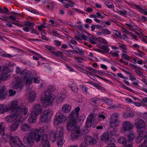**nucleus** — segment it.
I'll use <instances>...</instances> for the list:
<instances>
[{"mask_svg":"<svg viewBox=\"0 0 147 147\" xmlns=\"http://www.w3.org/2000/svg\"><path fill=\"white\" fill-rule=\"evenodd\" d=\"M118 141L119 143L125 146L127 144L129 143L130 141H128V140H127L124 137H120L119 138Z\"/></svg>","mask_w":147,"mask_h":147,"instance_id":"27","label":"nucleus"},{"mask_svg":"<svg viewBox=\"0 0 147 147\" xmlns=\"http://www.w3.org/2000/svg\"><path fill=\"white\" fill-rule=\"evenodd\" d=\"M80 134L71 132V137L73 140H78Z\"/></svg>","mask_w":147,"mask_h":147,"instance_id":"34","label":"nucleus"},{"mask_svg":"<svg viewBox=\"0 0 147 147\" xmlns=\"http://www.w3.org/2000/svg\"><path fill=\"white\" fill-rule=\"evenodd\" d=\"M66 98V95L65 94H61L58 98V101L61 102Z\"/></svg>","mask_w":147,"mask_h":147,"instance_id":"46","label":"nucleus"},{"mask_svg":"<svg viewBox=\"0 0 147 147\" xmlns=\"http://www.w3.org/2000/svg\"><path fill=\"white\" fill-rule=\"evenodd\" d=\"M22 123L21 119H18L14 123H13L10 127V130L11 131H15L17 129Z\"/></svg>","mask_w":147,"mask_h":147,"instance_id":"16","label":"nucleus"},{"mask_svg":"<svg viewBox=\"0 0 147 147\" xmlns=\"http://www.w3.org/2000/svg\"><path fill=\"white\" fill-rule=\"evenodd\" d=\"M66 54L69 57H71V56L73 55V54L74 53V51H65Z\"/></svg>","mask_w":147,"mask_h":147,"instance_id":"49","label":"nucleus"},{"mask_svg":"<svg viewBox=\"0 0 147 147\" xmlns=\"http://www.w3.org/2000/svg\"><path fill=\"white\" fill-rule=\"evenodd\" d=\"M18 103L16 101H12L9 105L8 107L10 110H16L18 107Z\"/></svg>","mask_w":147,"mask_h":147,"instance_id":"18","label":"nucleus"},{"mask_svg":"<svg viewBox=\"0 0 147 147\" xmlns=\"http://www.w3.org/2000/svg\"><path fill=\"white\" fill-rule=\"evenodd\" d=\"M109 122L110 123V127H112L113 129L116 128L118 125V124L119 123H116L114 122L110 121Z\"/></svg>","mask_w":147,"mask_h":147,"instance_id":"41","label":"nucleus"},{"mask_svg":"<svg viewBox=\"0 0 147 147\" xmlns=\"http://www.w3.org/2000/svg\"><path fill=\"white\" fill-rule=\"evenodd\" d=\"M105 4H106L107 6L109 8H111L113 6V3L111 2H108L107 3H105Z\"/></svg>","mask_w":147,"mask_h":147,"instance_id":"59","label":"nucleus"},{"mask_svg":"<svg viewBox=\"0 0 147 147\" xmlns=\"http://www.w3.org/2000/svg\"><path fill=\"white\" fill-rule=\"evenodd\" d=\"M76 122L75 121H69L67 124V129L69 131H71L76 126H75Z\"/></svg>","mask_w":147,"mask_h":147,"instance_id":"20","label":"nucleus"},{"mask_svg":"<svg viewBox=\"0 0 147 147\" xmlns=\"http://www.w3.org/2000/svg\"><path fill=\"white\" fill-rule=\"evenodd\" d=\"M129 133L128 136V137L129 140H128V141H132L135 136L134 135V132L133 131H129Z\"/></svg>","mask_w":147,"mask_h":147,"instance_id":"35","label":"nucleus"},{"mask_svg":"<svg viewBox=\"0 0 147 147\" xmlns=\"http://www.w3.org/2000/svg\"><path fill=\"white\" fill-rule=\"evenodd\" d=\"M59 133L62 132L63 133V128L62 127H59L57 128V131L56 132L51 131L50 132V139L53 142H55L57 139V132Z\"/></svg>","mask_w":147,"mask_h":147,"instance_id":"8","label":"nucleus"},{"mask_svg":"<svg viewBox=\"0 0 147 147\" xmlns=\"http://www.w3.org/2000/svg\"><path fill=\"white\" fill-rule=\"evenodd\" d=\"M32 127L28 124L25 123L21 125V129L23 131H31Z\"/></svg>","mask_w":147,"mask_h":147,"instance_id":"23","label":"nucleus"},{"mask_svg":"<svg viewBox=\"0 0 147 147\" xmlns=\"http://www.w3.org/2000/svg\"><path fill=\"white\" fill-rule=\"evenodd\" d=\"M140 102L143 105L147 106V97L142 99Z\"/></svg>","mask_w":147,"mask_h":147,"instance_id":"45","label":"nucleus"},{"mask_svg":"<svg viewBox=\"0 0 147 147\" xmlns=\"http://www.w3.org/2000/svg\"><path fill=\"white\" fill-rule=\"evenodd\" d=\"M102 32L106 35L111 34V32L107 29H104L102 30Z\"/></svg>","mask_w":147,"mask_h":147,"instance_id":"57","label":"nucleus"},{"mask_svg":"<svg viewBox=\"0 0 147 147\" xmlns=\"http://www.w3.org/2000/svg\"><path fill=\"white\" fill-rule=\"evenodd\" d=\"M24 25L25 26H28L31 28H33L34 27L33 24L28 21H24Z\"/></svg>","mask_w":147,"mask_h":147,"instance_id":"47","label":"nucleus"},{"mask_svg":"<svg viewBox=\"0 0 147 147\" xmlns=\"http://www.w3.org/2000/svg\"><path fill=\"white\" fill-rule=\"evenodd\" d=\"M44 128V127H43ZM44 128L43 129V132L44 131ZM43 135L41 136V137L42 136V138L41 139V143L42 144L45 143H47L48 142H48V137L47 135H43Z\"/></svg>","mask_w":147,"mask_h":147,"instance_id":"36","label":"nucleus"},{"mask_svg":"<svg viewBox=\"0 0 147 147\" xmlns=\"http://www.w3.org/2000/svg\"><path fill=\"white\" fill-rule=\"evenodd\" d=\"M135 125L139 134L144 135L146 132V123L144 121L141 119L137 118L135 121Z\"/></svg>","mask_w":147,"mask_h":147,"instance_id":"2","label":"nucleus"},{"mask_svg":"<svg viewBox=\"0 0 147 147\" xmlns=\"http://www.w3.org/2000/svg\"><path fill=\"white\" fill-rule=\"evenodd\" d=\"M10 70L8 67L5 66L4 67L2 72L1 78L3 80H5L10 77L9 73Z\"/></svg>","mask_w":147,"mask_h":147,"instance_id":"13","label":"nucleus"},{"mask_svg":"<svg viewBox=\"0 0 147 147\" xmlns=\"http://www.w3.org/2000/svg\"><path fill=\"white\" fill-rule=\"evenodd\" d=\"M16 82L12 84V88L14 89L21 90L22 88V83L18 76L15 77Z\"/></svg>","mask_w":147,"mask_h":147,"instance_id":"11","label":"nucleus"},{"mask_svg":"<svg viewBox=\"0 0 147 147\" xmlns=\"http://www.w3.org/2000/svg\"><path fill=\"white\" fill-rule=\"evenodd\" d=\"M21 75V79H23V80L24 81L27 77H28L30 76V74L29 72L26 70L24 69L21 72L20 75Z\"/></svg>","mask_w":147,"mask_h":147,"instance_id":"24","label":"nucleus"},{"mask_svg":"<svg viewBox=\"0 0 147 147\" xmlns=\"http://www.w3.org/2000/svg\"><path fill=\"white\" fill-rule=\"evenodd\" d=\"M143 135H140L139 134V136H138L137 138L136 139V143L139 144L140 142L143 139Z\"/></svg>","mask_w":147,"mask_h":147,"instance_id":"44","label":"nucleus"},{"mask_svg":"<svg viewBox=\"0 0 147 147\" xmlns=\"http://www.w3.org/2000/svg\"><path fill=\"white\" fill-rule=\"evenodd\" d=\"M118 44L120 45L119 46V47L121 49L125 50H127L126 47V45L123 44H121L120 43H119Z\"/></svg>","mask_w":147,"mask_h":147,"instance_id":"56","label":"nucleus"},{"mask_svg":"<svg viewBox=\"0 0 147 147\" xmlns=\"http://www.w3.org/2000/svg\"><path fill=\"white\" fill-rule=\"evenodd\" d=\"M102 49H103L104 51L105 52H108L109 51V47L108 46L106 45H102Z\"/></svg>","mask_w":147,"mask_h":147,"instance_id":"53","label":"nucleus"},{"mask_svg":"<svg viewBox=\"0 0 147 147\" xmlns=\"http://www.w3.org/2000/svg\"><path fill=\"white\" fill-rule=\"evenodd\" d=\"M5 88L4 86H0V100L4 99L5 94Z\"/></svg>","mask_w":147,"mask_h":147,"instance_id":"21","label":"nucleus"},{"mask_svg":"<svg viewBox=\"0 0 147 147\" xmlns=\"http://www.w3.org/2000/svg\"><path fill=\"white\" fill-rule=\"evenodd\" d=\"M53 115L52 111L51 110H46L42 113L40 121L42 122L47 121L48 119H50Z\"/></svg>","mask_w":147,"mask_h":147,"instance_id":"7","label":"nucleus"},{"mask_svg":"<svg viewBox=\"0 0 147 147\" xmlns=\"http://www.w3.org/2000/svg\"><path fill=\"white\" fill-rule=\"evenodd\" d=\"M71 109V106L69 104L64 105L62 107V111L63 113H66L69 112Z\"/></svg>","mask_w":147,"mask_h":147,"instance_id":"26","label":"nucleus"},{"mask_svg":"<svg viewBox=\"0 0 147 147\" xmlns=\"http://www.w3.org/2000/svg\"><path fill=\"white\" fill-rule=\"evenodd\" d=\"M5 128L4 123L2 122L1 124H0V133L2 132L4 130Z\"/></svg>","mask_w":147,"mask_h":147,"instance_id":"55","label":"nucleus"},{"mask_svg":"<svg viewBox=\"0 0 147 147\" xmlns=\"http://www.w3.org/2000/svg\"><path fill=\"white\" fill-rule=\"evenodd\" d=\"M51 52L55 55L57 57H61L62 55L63 54V52L59 51L56 52L53 51H51Z\"/></svg>","mask_w":147,"mask_h":147,"instance_id":"43","label":"nucleus"},{"mask_svg":"<svg viewBox=\"0 0 147 147\" xmlns=\"http://www.w3.org/2000/svg\"><path fill=\"white\" fill-rule=\"evenodd\" d=\"M36 97V92L34 91H32L31 92L29 95L28 101L30 102H32L34 101Z\"/></svg>","mask_w":147,"mask_h":147,"instance_id":"22","label":"nucleus"},{"mask_svg":"<svg viewBox=\"0 0 147 147\" xmlns=\"http://www.w3.org/2000/svg\"><path fill=\"white\" fill-rule=\"evenodd\" d=\"M77 29L79 30L83 31L84 30V28H83V26L82 25L80 26H76Z\"/></svg>","mask_w":147,"mask_h":147,"instance_id":"64","label":"nucleus"},{"mask_svg":"<svg viewBox=\"0 0 147 147\" xmlns=\"http://www.w3.org/2000/svg\"><path fill=\"white\" fill-rule=\"evenodd\" d=\"M121 57L122 58L127 61H129V56L126 54H122Z\"/></svg>","mask_w":147,"mask_h":147,"instance_id":"54","label":"nucleus"},{"mask_svg":"<svg viewBox=\"0 0 147 147\" xmlns=\"http://www.w3.org/2000/svg\"><path fill=\"white\" fill-rule=\"evenodd\" d=\"M113 34L115 36H117L118 37L121 38V33L119 32L116 30H114Z\"/></svg>","mask_w":147,"mask_h":147,"instance_id":"50","label":"nucleus"},{"mask_svg":"<svg viewBox=\"0 0 147 147\" xmlns=\"http://www.w3.org/2000/svg\"><path fill=\"white\" fill-rule=\"evenodd\" d=\"M57 145L58 147H61L65 142L63 138V134L62 132H57Z\"/></svg>","mask_w":147,"mask_h":147,"instance_id":"12","label":"nucleus"},{"mask_svg":"<svg viewBox=\"0 0 147 147\" xmlns=\"http://www.w3.org/2000/svg\"><path fill=\"white\" fill-rule=\"evenodd\" d=\"M115 140L114 138H111L108 139V140L106 141L105 143L108 146L111 147H116L115 146Z\"/></svg>","mask_w":147,"mask_h":147,"instance_id":"25","label":"nucleus"},{"mask_svg":"<svg viewBox=\"0 0 147 147\" xmlns=\"http://www.w3.org/2000/svg\"><path fill=\"white\" fill-rule=\"evenodd\" d=\"M134 7L135 8L138 9L141 13L147 16V9H142L138 6L136 5H135Z\"/></svg>","mask_w":147,"mask_h":147,"instance_id":"33","label":"nucleus"},{"mask_svg":"<svg viewBox=\"0 0 147 147\" xmlns=\"http://www.w3.org/2000/svg\"><path fill=\"white\" fill-rule=\"evenodd\" d=\"M9 95L11 96H12L14 95L16 93L15 91L13 90L12 89L9 90Z\"/></svg>","mask_w":147,"mask_h":147,"instance_id":"58","label":"nucleus"},{"mask_svg":"<svg viewBox=\"0 0 147 147\" xmlns=\"http://www.w3.org/2000/svg\"><path fill=\"white\" fill-rule=\"evenodd\" d=\"M103 101L105 102L106 104L110 105L112 104L113 102L112 100L109 99L107 98L106 99H102Z\"/></svg>","mask_w":147,"mask_h":147,"instance_id":"42","label":"nucleus"},{"mask_svg":"<svg viewBox=\"0 0 147 147\" xmlns=\"http://www.w3.org/2000/svg\"><path fill=\"white\" fill-rule=\"evenodd\" d=\"M96 17L100 18H105V16H102V14L98 12H97L96 13Z\"/></svg>","mask_w":147,"mask_h":147,"instance_id":"61","label":"nucleus"},{"mask_svg":"<svg viewBox=\"0 0 147 147\" xmlns=\"http://www.w3.org/2000/svg\"><path fill=\"white\" fill-rule=\"evenodd\" d=\"M93 115V114H91L88 116L86 123V126L87 127H91L93 122V121L94 119Z\"/></svg>","mask_w":147,"mask_h":147,"instance_id":"17","label":"nucleus"},{"mask_svg":"<svg viewBox=\"0 0 147 147\" xmlns=\"http://www.w3.org/2000/svg\"><path fill=\"white\" fill-rule=\"evenodd\" d=\"M109 134L108 132H105L102 136L101 137V140H104L105 141V143L106 141L109 139Z\"/></svg>","mask_w":147,"mask_h":147,"instance_id":"32","label":"nucleus"},{"mask_svg":"<svg viewBox=\"0 0 147 147\" xmlns=\"http://www.w3.org/2000/svg\"><path fill=\"white\" fill-rule=\"evenodd\" d=\"M72 132L80 134V127L76 126L71 131Z\"/></svg>","mask_w":147,"mask_h":147,"instance_id":"40","label":"nucleus"},{"mask_svg":"<svg viewBox=\"0 0 147 147\" xmlns=\"http://www.w3.org/2000/svg\"><path fill=\"white\" fill-rule=\"evenodd\" d=\"M20 116L21 117L23 115H25L27 114L28 109L26 106L22 105L18 107L15 110Z\"/></svg>","mask_w":147,"mask_h":147,"instance_id":"9","label":"nucleus"},{"mask_svg":"<svg viewBox=\"0 0 147 147\" xmlns=\"http://www.w3.org/2000/svg\"><path fill=\"white\" fill-rule=\"evenodd\" d=\"M15 110H13L12 114L7 116L5 119L6 121L8 122L16 121L18 119H21L20 116Z\"/></svg>","mask_w":147,"mask_h":147,"instance_id":"6","label":"nucleus"},{"mask_svg":"<svg viewBox=\"0 0 147 147\" xmlns=\"http://www.w3.org/2000/svg\"><path fill=\"white\" fill-rule=\"evenodd\" d=\"M53 121V124L55 126L58 124H61L65 122L67 119L66 116L62 114L57 113Z\"/></svg>","mask_w":147,"mask_h":147,"instance_id":"5","label":"nucleus"},{"mask_svg":"<svg viewBox=\"0 0 147 147\" xmlns=\"http://www.w3.org/2000/svg\"><path fill=\"white\" fill-rule=\"evenodd\" d=\"M117 13L120 15L123 16L127 14V12L125 10L118 11Z\"/></svg>","mask_w":147,"mask_h":147,"instance_id":"48","label":"nucleus"},{"mask_svg":"<svg viewBox=\"0 0 147 147\" xmlns=\"http://www.w3.org/2000/svg\"><path fill=\"white\" fill-rule=\"evenodd\" d=\"M42 111V106L39 104H35L33 106V110L31 112L38 116Z\"/></svg>","mask_w":147,"mask_h":147,"instance_id":"14","label":"nucleus"},{"mask_svg":"<svg viewBox=\"0 0 147 147\" xmlns=\"http://www.w3.org/2000/svg\"><path fill=\"white\" fill-rule=\"evenodd\" d=\"M51 91L49 90H47L45 92V97L42 100V102L46 103L48 105H51L53 101L55 98V96L53 94H50Z\"/></svg>","mask_w":147,"mask_h":147,"instance_id":"3","label":"nucleus"},{"mask_svg":"<svg viewBox=\"0 0 147 147\" xmlns=\"http://www.w3.org/2000/svg\"><path fill=\"white\" fill-rule=\"evenodd\" d=\"M73 49L74 50V52H76L77 54L79 53V55L84 54L85 51L82 49H80L77 46H74Z\"/></svg>","mask_w":147,"mask_h":147,"instance_id":"29","label":"nucleus"},{"mask_svg":"<svg viewBox=\"0 0 147 147\" xmlns=\"http://www.w3.org/2000/svg\"><path fill=\"white\" fill-rule=\"evenodd\" d=\"M119 115L117 113H114L112 114L110 118V121L114 122L116 123H120V121L118 119Z\"/></svg>","mask_w":147,"mask_h":147,"instance_id":"19","label":"nucleus"},{"mask_svg":"<svg viewBox=\"0 0 147 147\" xmlns=\"http://www.w3.org/2000/svg\"><path fill=\"white\" fill-rule=\"evenodd\" d=\"M78 118L75 117V114L74 111L71 112L69 114L68 117V119L69 121H75L76 122V119Z\"/></svg>","mask_w":147,"mask_h":147,"instance_id":"30","label":"nucleus"},{"mask_svg":"<svg viewBox=\"0 0 147 147\" xmlns=\"http://www.w3.org/2000/svg\"><path fill=\"white\" fill-rule=\"evenodd\" d=\"M9 12V10L7 7H4L3 9L1 8V12L8 14Z\"/></svg>","mask_w":147,"mask_h":147,"instance_id":"52","label":"nucleus"},{"mask_svg":"<svg viewBox=\"0 0 147 147\" xmlns=\"http://www.w3.org/2000/svg\"><path fill=\"white\" fill-rule=\"evenodd\" d=\"M80 110V108L78 107L76 108L75 109L74 113L75 114V117L78 118L79 117V112Z\"/></svg>","mask_w":147,"mask_h":147,"instance_id":"51","label":"nucleus"},{"mask_svg":"<svg viewBox=\"0 0 147 147\" xmlns=\"http://www.w3.org/2000/svg\"><path fill=\"white\" fill-rule=\"evenodd\" d=\"M94 87L98 90H100V89L102 88V86L98 83L94 84Z\"/></svg>","mask_w":147,"mask_h":147,"instance_id":"63","label":"nucleus"},{"mask_svg":"<svg viewBox=\"0 0 147 147\" xmlns=\"http://www.w3.org/2000/svg\"><path fill=\"white\" fill-rule=\"evenodd\" d=\"M97 40L100 43H102L105 44H108V42L107 40L102 38L100 37H99L97 38Z\"/></svg>","mask_w":147,"mask_h":147,"instance_id":"39","label":"nucleus"},{"mask_svg":"<svg viewBox=\"0 0 147 147\" xmlns=\"http://www.w3.org/2000/svg\"><path fill=\"white\" fill-rule=\"evenodd\" d=\"M133 141H130L129 143L127 144L125 146V147H133Z\"/></svg>","mask_w":147,"mask_h":147,"instance_id":"62","label":"nucleus"},{"mask_svg":"<svg viewBox=\"0 0 147 147\" xmlns=\"http://www.w3.org/2000/svg\"><path fill=\"white\" fill-rule=\"evenodd\" d=\"M26 85H30L32 84V78L31 77V76L28 77H27L26 78Z\"/></svg>","mask_w":147,"mask_h":147,"instance_id":"38","label":"nucleus"},{"mask_svg":"<svg viewBox=\"0 0 147 147\" xmlns=\"http://www.w3.org/2000/svg\"><path fill=\"white\" fill-rule=\"evenodd\" d=\"M43 127H42L39 129H35L30 132L26 136V144L27 146L24 147H32L34 145V141L39 142L41 136L43 133Z\"/></svg>","mask_w":147,"mask_h":147,"instance_id":"1","label":"nucleus"},{"mask_svg":"<svg viewBox=\"0 0 147 147\" xmlns=\"http://www.w3.org/2000/svg\"><path fill=\"white\" fill-rule=\"evenodd\" d=\"M9 144L11 147H23L24 145L20 138L17 136L10 138Z\"/></svg>","mask_w":147,"mask_h":147,"instance_id":"4","label":"nucleus"},{"mask_svg":"<svg viewBox=\"0 0 147 147\" xmlns=\"http://www.w3.org/2000/svg\"><path fill=\"white\" fill-rule=\"evenodd\" d=\"M37 116L33 113H31L30 115V118L28 120V122L30 123L35 122Z\"/></svg>","mask_w":147,"mask_h":147,"instance_id":"28","label":"nucleus"},{"mask_svg":"<svg viewBox=\"0 0 147 147\" xmlns=\"http://www.w3.org/2000/svg\"><path fill=\"white\" fill-rule=\"evenodd\" d=\"M8 110V108L6 105H0V113H4Z\"/></svg>","mask_w":147,"mask_h":147,"instance_id":"31","label":"nucleus"},{"mask_svg":"<svg viewBox=\"0 0 147 147\" xmlns=\"http://www.w3.org/2000/svg\"><path fill=\"white\" fill-rule=\"evenodd\" d=\"M72 90L74 92H76L78 90V87L76 83H73L71 86Z\"/></svg>","mask_w":147,"mask_h":147,"instance_id":"37","label":"nucleus"},{"mask_svg":"<svg viewBox=\"0 0 147 147\" xmlns=\"http://www.w3.org/2000/svg\"><path fill=\"white\" fill-rule=\"evenodd\" d=\"M84 141L87 145L94 144L96 143L95 139L89 136H86L84 138Z\"/></svg>","mask_w":147,"mask_h":147,"instance_id":"15","label":"nucleus"},{"mask_svg":"<svg viewBox=\"0 0 147 147\" xmlns=\"http://www.w3.org/2000/svg\"><path fill=\"white\" fill-rule=\"evenodd\" d=\"M122 130L124 131L130 130L133 128L132 124L127 121L123 122L122 123Z\"/></svg>","mask_w":147,"mask_h":147,"instance_id":"10","label":"nucleus"},{"mask_svg":"<svg viewBox=\"0 0 147 147\" xmlns=\"http://www.w3.org/2000/svg\"><path fill=\"white\" fill-rule=\"evenodd\" d=\"M2 55L4 57L11 58L13 56L11 55L6 53H4L2 54Z\"/></svg>","mask_w":147,"mask_h":147,"instance_id":"60","label":"nucleus"}]
</instances>
